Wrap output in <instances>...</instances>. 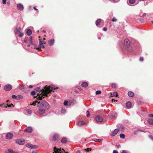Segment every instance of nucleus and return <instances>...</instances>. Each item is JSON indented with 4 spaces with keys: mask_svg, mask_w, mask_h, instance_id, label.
<instances>
[{
    "mask_svg": "<svg viewBox=\"0 0 153 153\" xmlns=\"http://www.w3.org/2000/svg\"><path fill=\"white\" fill-rule=\"evenodd\" d=\"M54 86L53 85H50L48 86L47 85L45 86L44 87V89L43 90V91H41L42 93H38L36 96V99L37 100L33 102L31 105H35L36 103L38 104L39 102L38 100H41L42 98H45V97H47V95L49 94L51 91H53V90L56 89Z\"/></svg>",
    "mask_w": 153,
    "mask_h": 153,
    "instance_id": "1",
    "label": "nucleus"
},
{
    "mask_svg": "<svg viewBox=\"0 0 153 153\" xmlns=\"http://www.w3.org/2000/svg\"><path fill=\"white\" fill-rule=\"evenodd\" d=\"M39 107V113L40 114H44L46 110L48 109L49 105L45 100L39 102L38 105Z\"/></svg>",
    "mask_w": 153,
    "mask_h": 153,
    "instance_id": "2",
    "label": "nucleus"
},
{
    "mask_svg": "<svg viewBox=\"0 0 153 153\" xmlns=\"http://www.w3.org/2000/svg\"><path fill=\"white\" fill-rule=\"evenodd\" d=\"M10 100H8L7 101V104L5 103H3L1 105H0V106L2 107H5L7 108V106H6V105H7V107H13L14 106L12 104H10Z\"/></svg>",
    "mask_w": 153,
    "mask_h": 153,
    "instance_id": "3",
    "label": "nucleus"
},
{
    "mask_svg": "<svg viewBox=\"0 0 153 153\" xmlns=\"http://www.w3.org/2000/svg\"><path fill=\"white\" fill-rule=\"evenodd\" d=\"M54 152L56 153H68L67 152H66L64 153L63 152L64 151V150L63 149H62L61 148L58 149L57 148L55 147L54 148Z\"/></svg>",
    "mask_w": 153,
    "mask_h": 153,
    "instance_id": "4",
    "label": "nucleus"
},
{
    "mask_svg": "<svg viewBox=\"0 0 153 153\" xmlns=\"http://www.w3.org/2000/svg\"><path fill=\"white\" fill-rule=\"evenodd\" d=\"M12 98L13 99L18 100L22 99L23 98V97L21 95L16 96L15 95H13L12 96Z\"/></svg>",
    "mask_w": 153,
    "mask_h": 153,
    "instance_id": "5",
    "label": "nucleus"
},
{
    "mask_svg": "<svg viewBox=\"0 0 153 153\" xmlns=\"http://www.w3.org/2000/svg\"><path fill=\"white\" fill-rule=\"evenodd\" d=\"M25 140L23 139H20L16 140V143L20 145H22L25 143Z\"/></svg>",
    "mask_w": 153,
    "mask_h": 153,
    "instance_id": "6",
    "label": "nucleus"
},
{
    "mask_svg": "<svg viewBox=\"0 0 153 153\" xmlns=\"http://www.w3.org/2000/svg\"><path fill=\"white\" fill-rule=\"evenodd\" d=\"M95 119L97 123H100L103 121L102 117L99 115L96 116Z\"/></svg>",
    "mask_w": 153,
    "mask_h": 153,
    "instance_id": "7",
    "label": "nucleus"
},
{
    "mask_svg": "<svg viewBox=\"0 0 153 153\" xmlns=\"http://www.w3.org/2000/svg\"><path fill=\"white\" fill-rule=\"evenodd\" d=\"M13 137V134L11 133H8L6 134V138L8 140L12 139Z\"/></svg>",
    "mask_w": 153,
    "mask_h": 153,
    "instance_id": "8",
    "label": "nucleus"
},
{
    "mask_svg": "<svg viewBox=\"0 0 153 153\" xmlns=\"http://www.w3.org/2000/svg\"><path fill=\"white\" fill-rule=\"evenodd\" d=\"M12 86L10 84L6 85L4 86V89L6 91H9L12 88Z\"/></svg>",
    "mask_w": 153,
    "mask_h": 153,
    "instance_id": "9",
    "label": "nucleus"
},
{
    "mask_svg": "<svg viewBox=\"0 0 153 153\" xmlns=\"http://www.w3.org/2000/svg\"><path fill=\"white\" fill-rule=\"evenodd\" d=\"M17 9L20 11L24 9L23 5L21 4H18L17 5Z\"/></svg>",
    "mask_w": 153,
    "mask_h": 153,
    "instance_id": "10",
    "label": "nucleus"
},
{
    "mask_svg": "<svg viewBox=\"0 0 153 153\" xmlns=\"http://www.w3.org/2000/svg\"><path fill=\"white\" fill-rule=\"evenodd\" d=\"M119 131V129L117 128L115 129L111 133V136H114L116 135Z\"/></svg>",
    "mask_w": 153,
    "mask_h": 153,
    "instance_id": "11",
    "label": "nucleus"
},
{
    "mask_svg": "<svg viewBox=\"0 0 153 153\" xmlns=\"http://www.w3.org/2000/svg\"><path fill=\"white\" fill-rule=\"evenodd\" d=\"M21 30V28L19 27H17L14 31L15 34L16 36L20 32Z\"/></svg>",
    "mask_w": 153,
    "mask_h": 153,
    "instance_id": "12",
    "label": "nucleus"
},
{
    "mask_svg": "<svg viewBox=\"0 0 153 153\" xmlns=\"http://www.w3.org/2000/svg\"><path fill=\"white\" fill-rule=\"evenodd\" d=\"M24 112L25 114L27 115H30L32 113V111L31 110L28 109H27L25 110Z\"/></svg>",
    "mask_w": 153,
    "mask_h": 153,
    "instance_id": "13",
    "label": "nucleus"
},
{
    "mask_svg": "<svg viewBox=\"0 0 153 153\" xmlns=\"http://www.w3.org/2000/svg\"><path fill=\"white\" fill-rule=\"evenodd\" d=\"M32 130V128L31 127H28L25 129V131L28 133L31 132Z\"/></svg>",
    "mask_w": 153,
    "mask_h": 153,
    "instance_id": "14",
    "label": "nucleus"
},
{
    "mask_svg": "<svg viewBox=\"0 0 153 153\" xmlns=\"http://www.w3.org/2000/svg\"><path fill=\"white\" fill-rule=\"evenodd\" d=\"M126 106L128 108H131L132 107V104L131 102L129 101L127 102L126 103Z\"/></svg>",
    "mask_w": 153,
    "mask_h": 153,
    "instance_id": "15",
    "label": "nucleus"
},
{
    "mask_svg": "<svg viewBox=\"0 0 153 153\" xmlns=\"http://www.w3.org/2000/svg\"><path fill=\"white\" fill-rule=\"evenodd\" d=\"M29 41L30 44H28L27 46L28 47H30V45H32L33 44V42L32 41V36L30 37Z\"/></svg>",
    "mask_w": 153,
    "mask_h": 153,
    "instance_id": "16",
    "label": "nucleus"
},
{
    "mask_svg": "<svg viewBox=\"0 0 153 153\" xmlns=\"http://www.w3.org/2000/svg\"><path fill=\"white\" fill-rule=\"evenodd\" d=\"M128 95L129 97H133L134 96V93L131 91H129L128 93Z\"/></svg>",
    "mask_w": 153,
    "mask_h": 153,
    "instance_id": "17",
    "label": "nucleus"
},
{
    "mask_svg": "<svg viewBox=\"0 0 153 153\" xmlns=\"http://www.w3.org/2000/svg\"><path fill=\"white\" fill-rule=\"evenodd\" d=\"M32 33V32L31 30L30 29H28L26 31V33L29 36H30Z\"/></svg>",
    "mask_w": 153,
    "mask_h": 153,
    "instance_id": "18",
    "label": "nucleus"
},
{
    "mask_svg": "<svg viewBox=\"0 0 153 153\" xmlns=\"http://www.w3.org/2000/svg\"><path fill=\"white\" fill-rule=\"evenodd\" d=\"M88 83L85 82H83L82 84V86L84 88H86L88 86Z\"/></svg>",
    "mask_w": 153,
    "mask_h": 153,
    "instance_id": "19",
    "label": "nucleus"
},
{
    "mask_svg": "<svg viewBox=\"0 0 153 153\" xmlns=\"http://www.w3.org/2000/svg\"><path fill=\"white\" fill-rule=\"evenodd\" d=\"M124 43L126 45V47L129 45V40L128 39H125L124 41Z\"/></svg>",
    "mask_w": 153,
    "mask_h": 153,
    "instance_id": "20",
    "label": "nucleus"
},
{
    "mask_svg": "<svg viewBox=\"0 0 153 153\" xmlns=\"http://www.w3.org/2000/svg\"><path fill=\"white\" fill-rule=\"evenodd\" d=\"M54 42V39H52L49 41L48 42V43L50 45L52 46L53 45Z\"/></svg>",
    "mask_w": 153,
    "mask_h": 153,
    "instance_id": "21",
    "label": "nucleus"
},
{
    "mask_svg": "<svg viewBox=\"0 0 153 153\" xmlns=\"http://www.w3.org/2000/svg\"><path fill=\"white\" fill-rule=\"evenodd\" d=\"M85 123L83 121H80L78 123V125L80 126H82L84 125Z\"/></svg>",
    "mask_w": 153,
    "mask_h": 153,
    "instance_id": "22",
    "label": "nucleus"
},
{
    "mask_svg": "<svg viewBox=\"0 0 153 153\" xmlns=\"http://www.w3.org/2000/svg\"><path fill=\"white\" fill-rule=\"evenodd\" d=\"M67 141V140L66 138L65 137H64L62 138L61 140V142L63 143H66Z\"/></svg>",
    "mask_w": 153,
    "mask_h": 153,
    "instance_id": "23",
    "label": "nucleus"
},
{
    "mask_svg": "<svg viewBox=\"0 0 153 153\" xmlns=\"http://www.w3.org/2000/svg\"><path fill=\"white\" fill-rule=\"evenodd\" d=\"M148 122L150 125H153V119H149L148 120Z\"/></svg>",
    "mask_w": 153,
    "mask_h": 153,
    "instance_id": "24",
    "label": "nucleus"
},
{
    "mask_svg": "<svg viewBox=\"0 0 153 153\" xmlns=\"http://www.w3.org/2000/svg\"><path fill=\"white\" fill-rule=\"evenodd\" d=\"M101 21V19H97L96 22V24L97 26L99 25H100V23Z\"/></svg>",
    "mask_w": 153,
    "mask_h": 153,
    "instance_id": "25",
    "label": "nucleus"
},
{
    "mask_svg": "<svg viewBox=\"0 0 153 153\" xmlns=\"http://www.w3.org/2000/svg\"><path fill=\"white\" fill-rule=\"evenodd\" d=\"M68 105H70L71 104V102H68L67 101L65 100L64 102V105L65 106H67Z\"/></svg>",
    "mask_w": 153,
    "mask_h": 153,
    "instance_id": "26",
    "label": "nucleus"
},
{
    "mask_svg": "<svg viewBox=\"0 0 153 153\" xmlns=\"http://www.w3.org/2000/svg\"><path fill=\"white\" fill-rule=\"evenodd\" d=\"M59 137V136L58 134H55L53 136V140L54 141L56 140Z\"/></svg>",
    "mask_w": 153,
    "mask_h": 153,
    "instance_id": "27",
    "label": "nucleus"
},
{
    "mask_svg": "<svg viewBox=\"0 0 153 153\" xmlns=\"http://www.w3.org/2000/svg\"><path fill=\"white\" fill-rule=\"evenodd\" d=\"M127 48V50L130 52H131L132 51V48L130 45L126 47Z\"/></svg>",
    "mask_w": 153,
    "mask_h": 153,
    "instance_id": "28",
    "label": "nucleus"
},
{
    "mask_svg": "<svg viewBox=\"0 0 153 153\" xmlns=\"http://www.w3.org/2000/svg\"><path fill=\"white\" fill-rule=\"evenodd\" d=\"M102 140V139H94L92 140V141H94L95 142H100Z\"/></svg>",
    "mask_w": 153,
    "mask_h": 153,
    "instance_id": "29",
    "label": "nucleus"
},
{
    "mask_svg": "<svg viewBox=\"0 0 153 153\" xmlns=\"http://www.w3.org/2000/svg\"><path fill=\"white\" fill-rule=\"evenodd\" d=\"M19 88L20 90H22L24 88V85H19Z\"/></svg>",
    "mask_w": 153,
    "mask_h": 153,
    "instance_id": "30",
    "label": "nucleus"
},
{
    "mask_svg": "<svg viewBox=\"0 0 153 153\" xmlns=\"http://www.w3.org/2000/svg\"><path fill=\"white\" fill-rule=\"evenodd\" d=\"M8 153H15V152L12 149H10L8 150Z\"/></svg>",
    "mask_w": 153,
    "mask_h": 153,
    "instance_id": "31",
    "label": "nucleus"
},
{
    "mask_svg": "<svg viewBox=\"0 0 153 153\" xmlns=\"http://www.w3.org/2000/svg\"><path fill=\"white\" fill-rule=\"evenodd\" d=\"M33 145L31 144L30 143H28L26 145V146L27 147L32 148Z\"/></svg>",
    "mask_w": 153,
    "mask_h": 153,
    "instance_id": "32",
    "label": "nucleus"
},
{
    "mask_svg": "<svg viewBox=\"0 0 153 153\" xmlns=\"http://www.w3.org/2000/svg\"><path fill=\"white\" fill-rule=\"evenodd\" d=\"M24 33H21V32H20L19 34H18L17 35H18V36L21 38L22 37L23 35H24Z\"/></svg>",
    "mask_w": 153,
    "mask_h": 153,
    "instance_id": "33",
    "label": "nucleus"
},
{
    "mask_svg": "<svg viewBox=\"0 0 153 153\" xmlns=\"http://www.w3.org/2000/svg\"><path fill=\"white\" fill-rule=\"evenodd\" d=\"M135 2V0H129V3L131 4H134Z\"/></svg>",
    "mask_w": 153,
    "mask_h": 153,
    "instance_id": "34",
    "label": "nucleus"
},
{
    "mask_svg": "<svg viewBox=\"0 0 153 153\" xmlns=\"http://www.w3.org/2000/svg\"><path fill=\"white\" fill-rule=\"evenodd\" d=\"M112 95L114 97H117L118 96L117 93V92H114L113 93Z\"/></svg>",
    "mask_w": 153,
    "mask_h": 153,
    "instance_id": "35",
    "label": "nucleus"
},
{
    "mask_svg": "<svg viewBox=\"0 0 153 153\" xmlns=\"http://www.w3.org/2000/svg\"><path fill=\"white\" fill-rule=\"evenodd\" d=\"M39 47L40 48H44V46L43 45V44H39Z\"/></svg>",
    "mask_w": 153,
    "mask_h": 153,
    "instance_id": "36",
    "label": "nucleus"
},
{
    "mask_svg": "<svg viewBox=\"0 0 153 153\" xmlns=\"http://www.w3.org/2000/svg\"><path fill=\"white\" fill-rule=\"evenodd\" d=\"M111 86L113 88H115L116 87V85L115 83H112L111 84Z\"/></svg>",
    "mask_w": 153,
    "mask_h": 153,
    "instance_id": "37",
    "label": "nucleus"
},
{
    "mask_svg": "<svg viewBox=\"0 0 153 153\" xmlns=\"http://www.w3.org/2000/svg\"><path fill=\"white\" fill-rule=\"evenodd\" d=\"M120 137L122 139H124L125 137V135L124 134H120Z\"/></svg>",
    "mask_w": 153,
    "mask_h": 153,
    "instance_id": "38",
    "label": "nucleus"
},
{
    "mask_svg": "<svg viewBox=\"0 0 153 153\" xmlns=\"http://www.w3.org/2000/svg\"><path fill=\"white\" fill-rule=\"evenodd\" d=\"M118 127H119L120 129H121V130H123L124 128L123 126L122 125H120V126H118Z\"/></svg>",
    "mask_w": 153,
    "mask_h": 153,
    "instance_id": "39",
    "label": "nucleus"
},
{
    "mask_svg": "<svg viewBox=\"0 0 153 153\" xmlns=\"http://www.w3.org/2000/svg\"><path fill=\"white\" fill-rule=\"evenodd\" d=\"M35 90L36 91L39 92V91H41V89H40V88L37 87V88H36L35 89Z\"/></svg>",
    "mask_w": 153,
    "mask_h": 153,
    "instance_id": "40",
    "label": "nucleus"
},
{
    "mask_svg": "<svg viewBox=\"0 0 153 153\" xmlns=\"http://www.w3.org/2000/svg\"><path fill=\"white\" fill-rule=\"evenodd\" d=\"M36 94V92L35 91H32L31 93V95L32 96L35 95Z\"/></svg>",
    "mask_w": 153,
    "mask_h": 153,
    "instance_id": "41",
    "label": "nucleus"
},
{
    "mask_svg": "<svg viewBox=\"0 0 153 153\" xmlns=\"http://www.w3.org/2000/svg\"><path fill=\"white\" fill-rule=\"evenodd\" d=\"M101 93V91H97L96 92V95H98L100 94Z\"/></svg>",
    "mask_w": 153,
    "mask_h": 153,
    "instance_id": "42",
    "label": "nucleus"
},
{
    "mask_svg": "<svg viewBox=\"0 0 153 153\" xmlns=\"http://www.w3.org/2000/svg\"><path fill=\"white\" fill-rule=\"evenodd\" d=\"M66 112V110L65 109H62L61 110V112L62 113H64Z\"/></svg>",
    "mask_w": 153,
    "mask_h": 153,
    "instance_id": "43",
    "label": "nucleus"
},
{
    "mask_svg": "<svg viewBox=\"0 0 153 153\" xmlns=\"http://www.w3.org/2000/svg\"><path fill=\"white\" fill-rule=\"evenodd\" d=\"M38 147V146H37L33 145V146H32V148L37 149Z\"/></svg>",
    "mask_w": 153,
    "mask_h": 153,
    "instance_id": "44",
    "label": "nucleus"
},
{
    "mask_svg": "<svg viewBox=\"0 0 153 153\" xmlns=\"http://www.w3.org/2000/svg\"><path fill=\"white\" fill-rule=\"evenodd\" d=\"M117 21V19L115 18L114 17H113L112 19V21L113 22H116Z\"/></svg>",
    "mask_w": 153,
    "mask_h": 153,
    "instance_id": "45",
    "label": "nucleus"
},
{
    "mask_svg": "<svg viewBox=\"0 0 153 153\" xmlns=\"http://www.w3.org/2000/svg\"><path fill=\"white\" fill-rule=\"evenodd\" d=\"M87 113H88V114H87V115H86L87 116V117H89L90 116V113H89V111H87Z\"/></svg>",
    "mask_w": 153,
    "mask_h": 153,
    "instance_id": "46",
    "label": "nucleus"
},
{
    "mask_svg": "<svg viewBox=\"0 0 153 153\" xmlns=\"http://www.w3.org/2000/svg\"><path fill=\"white\" fill-rule=\"evenodd\" d=\"M149 137L150 139H151L153 141V137L152 135H149Z\"/></svg>",
    "mask_w": 153,
    "mask_h": 153,
    "instance_id": "47",
    "label": "nucleus"
},
{
    "mask_svg": "<svg viewBox=\"0 0 153 153\" xmlns=\"http://www.w3.org/2000/svg\"><path fill=\"white\" fill-rule=\"evenodd\" d=\"M113 153H118V152L117 150H114L113 151Z\"/></svg>",
    "mask_w": 153,
    "mask_h": 153,
    "instance_id": "48",
    "label": "nucleus"
},
{
    "mask_svg": "<svg viewBox=\"0 0 153 153\" xmlns=\"http://www.w3.org/2000/svg\"><path fill=\"white\" fill-rule=\"evenodd\" d=\"M6 3V0H2V3L4 4Z\"/></svg>",
    "mask_w": 153,
    "mask_h": 153,
    "instance_id": "49",
    "label": "nucleus"
},
{
    "mask_svg": "<svg viewBox=\"0 0 153 153\" xmlns=\"http://www.w3.org/2000/svg\"><path fill=\"white\" fill-rule=\"evenodd\" d=\"M85 150L86 151L88 152L89 151L91 150V149L90 148H88L86 149Z\"/></svg>",
    "mask_w": 153,
    "mask_h": 153,
    "instance_id": "50",
    "label": "nucleus"
},
{
    "mask_svg": "<svg viewBox=\"0 0 153 153\" xmlns=\"http://www.w3.org/2000/svg\"><path fill=\"white\" fill-rule=\"evenodd\" d=\"M107 30V28L106 27H104L103 28V30L104 31H106Z\"/></svg>",
    "mask_w": 153,
    "mask_h": 153,
    "instance_id": "51",
    "label": "nucleus"
},
{
    "mask_svg": "<svg viewBox=\"0 0 153 153\" xmlns=\"http://www.w3.org/2000/svg\"><path fill=\"white\" fill-rule=\"evenodd\" d=\"M149 117H153V114H149Z\"/></svg>",
    "mask_w": 153,
    "mask_h": 153,
    "instance_id": "52",
    "label": "nucleus"
},
{
    "mask_svg": "<svg viewBox=\"0 0 153 153\" xmlns=\"http://www.w3.org/2000/svg\"><path fill=\"white\" fill-rule=\"evenodd\" d=\"M43 44V42L40 39H39V44Z\"/></svg>",
    "mask_w": 153,
    "mask_h": 153,
    "instance_id": "53",
    "label": "nucleus"
},
{
    "mask_svg": "<svg viewBox=\"0 0 153 153\" xmlns=\"http://www.w3.org/2000/svg\"><path fill=\"white\" fill-rule=\"evenodd\" d=\"M143 60V57H140V60L141 61H142Z\"/></svg>",
    "mask_w": 153,
    "mask_h": 153,
    "instance_id": "54",
    "label": "nucleus"
},
{
    "mask_svg": "<svg viewBox=\"0 0 153 153\" xmlns=\"http://www.w3.org/2000/svg\"><path fill=\"white\" fill-rule=\"evenodd\" d=\"M110 0L112 1V2H117L118 1L117 0Z\"/></svg>",
    "mask_w": 153,
    "mask_h": 153,
    "instance_id": "55",
    "label": "nucleus"
},
{
    "mask_svg": "<svg viewBox=\"0 0 153 153\" xmlns=\"http://www.w3.org/2000/svg\"><path fill=\"white\" fill-rule=\"evenodd\" d=\"M146 13H143V15L141 16L144 17L146 16Z\"/></svg>",
    "mask_w": 153,
    "mask_h": 153,
    "instance_id": "56",
    "label": "nucleus"
},
{
    "mask_svg": "<svg viewBox=\"0 0 153 153\" xmlns=\"http://www.w3.org/2000/svg\"><path fill=\"white\" fill-rule=\"evenodd\" d=\"M122 153H127V152L126 150H123Z\"/></svg>",
    "mask_w": 153,
    "mask_h": 153,
    "instance_id": "57",
    "label": "nucleus"
},
{
    "mask_svg": "<svg viewBox=\"0 0 153 153\" xmlns=\"http://www.w3.org/2000/svg\"><path fill=\"white\" fill-rule=\"evenodd\" d=\"M138 131H141V132H145V131H144V130H141L140 129H138Z\"/></svg>",
    "mask_w": 153,
    "mask_h": 153,
    "instance_id": "58",
    "label": "nucleus"
},
{
    "mask_svg": "<svg viewBox=\"0 0 153 153\" xmlns=\"http://www.w3.org/2000/svg\"><path fill=\"white\" fill-rule=\"evenodd\" d=\"M29 88H33V86L32 85H30L29 86Z\"/></svg>",
    "mask_w": 153,
    "mask_h": 153,
    "instance_id": "59",
    "label": "nucleus"
},
{
    "mask_svg": "<svg viewBox=\"0 0 153 153\" xmlns=\"http://www.w3.org/2000/svg\"><path fill=\"white\" fill-rule=\"evenodd\" d=\"M76 153H81L80 152V151L79 150H78L76 151Z\"/></svg>",
    "mask_w": 153,
    "mask_h": 153,
    "instance_id": "60",
    "label": "nucleus"
},
{
    "mask_svg": "<svg viewBox=\"0 0 153 153\" xmlns=\"http://www.w3.org/2000/svg\"><path fill=\"white\" fill-rule=\"evenodd\" d=\"M33 8L34 9L36 10H38V9H36L35 7H33Z\"/></svg>",
    "mask_w": 153,
    "mask_h": 153,
    "instance_id": "61",
    "label": "nucleus"
},
{
    "mask_svg": "<svg viewBox=\"0 0 153 153\" xmlns=\"http://www.w3.org/2000/svg\"><path fill=\"white\" fill-rule=\"evenodd\" d=\"M32 153H37V152L35 151H33L32 152Z\"/></svg>",
    "mask_w": 153,
    "mask_h": 153,
    "instance_id": "62",
    "label": "nucleus"
},
{
    "mask_svg": "<svg viewBox=\"0 0 153 153\" xmlns=\"http://www.w3.org/2000/svg\"><path fill=\"white\" fill-rule=\"evenodd\" d=\"M24 42L25 43H27V41L25 40H24Z\"/></svg>",
    "mask_w": 153,
    "mask_h": 153,
    "instance_id": "63",
    "label": "nucleus"
},
{
    "mask_svg": "<svg viewBox=\"0 0 153 153\" xmlns=\"http://www.w3.org/2000/svg\"><path fill=\"white\" fill-rule=\"evenodd\" d=\"M42 32H43V33H45V30H43Z\"/></svg>",
    "mask_w": 153,
    "mask_h": 153,
    "instance_id": "64",
    "label": "nucleus"
}]
</instances>
